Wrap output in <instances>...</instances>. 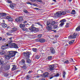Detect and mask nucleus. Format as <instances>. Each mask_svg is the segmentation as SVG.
<instances>
[{"label":"nucleus","instance_id":"f257e3e1","mask_svg":"<svg viewBox=\"0 0 80 80\" xmlns=\"http://www.w3.org/2000/svg\"><path fill=\"white\" fill-rule=\"evenodd\" d=\"M23 54L24 56L26 57V60H30V55L31 54V52H28L26 53L24 52Z\"/></svg>","mask_w":80,"mask_h":80},{"label":"nucleus","instance_id":"f03ea898","mask_svg":"<svg viewBox=\"0 0 80 80\" xmlns=\"http://www.w3.org/2000/svg\"><path fill=\"white\" fill-rule=\"evenodd\" d=\"M8 52L9 53V56L11 58L14 57L15 55H16V53H17V52L16 51H8Z\"/></svg>","mask_w":80,"mask_h":80},{"label":"nucleus","instance_id":"7ed1b4c3","mask_svg":"<svg viewBox=\"0 0 80 80\" xmlns=\"http://www.w3.org/2000/svg\"><path fill=\"white\" fill-rule=\"evenodd\" d=\"M15 20L16 21V22H18V23H22V22L23 21V17H22V16L19 17V18H18L15 19Z\"/></svg>","mask_w":80,"mask_h":80},{"label":"nucleus","instance_id":"20e7f679","mask_svg":"<svg viewBox=\"0 0 80 80\" xmlns=\"http://www.w3.org/2000/svg\"><path fill=\"white\" fill-rule=\"evenodd\" d=\"M9 46L10 48H18V45H17V44H16V43H11L10 45H9Z\"/></svg>","mask_w":80,"mask_h":80},{"label":"nucleus","instance_id":"39448f33","mask_svg":"<svg viewBox=\"0 0 80 80\" xmlns=\"http://www.w3.org/2000/svg\"><path fill=\"white\" fill-rule=\"evenodd\" d=\"M29 29L31 31V32H35V30H36V28L34 27V24H32L31 26L29 27Z\"/></svg>","mask_w":80,"mask_h":80},{"label":"nucleus","instance_id":"423d86ee","mask_svg":"<svg viewBox=\"0 0 80 80\" xmlns=\"http://www.w3.org/2000/svg\"><path fill=\"white\" fill-rule=\"evenodd\" d=\"M25 60H21V63L22 65H23V66L22 67V68L23 69H25L26 68H27V66H26V64H25Z\"/></svg>","mask_w":80,"mask_h":80},{"label":"nucleus","instance_id":"0eeeda50","mask_svg":"<svg viewBox=\"0 0 80 80\" xmlns=\"http://www.w3.org/2000/svg\"><path fill=\"white\" fill-rule=\"evenodd\" d=\"M55 70V65L54 64L51 65L49 66L50 71H52Z\"/></svg>","mask_w":80,"mask_h":80},{"label":"nucleus","instance_id":"6e6552de","mask_svg":"<svg viewBox=\"0 0 80 80\" xmlns=\"http://www.w3.org/2000/svg\"><path fill=\"white\" fill-rule=\"evenodd\" d=\"M60 76V74L58 73H57L56 74V75H55L54 76H53V75H51V76H49V79H52V78H53L54 77H59Z\"/></svg>","mask_w":80,"mask_h":80},{"label":"nucleus","instance_id":"1a4fd4ad","mask_svg":"<svg viewBox=\"0 0 80 80\" xmlns=\"http://www.w3.org/2000/svg\"><path fill=\"white\" fill-rule=\"evenodd\" d=\"M77 33H74L73 35L69 36V38L71 39L75 38L77 37Z\"/></svg>","mask_w":80,"mask_h":80},{"label":"nucleus","instance_id":"9d476101","mask_svg":"<svg viewBox=\"0 0 80 80\" xmlns=\"http://www.w3.org/2000/svg\"><path fill=\"white\" fill-rule=\"evenodd\" d=\"M8 47H9V45L8 44H7L5 45H3L2 46L1 48L2 50H5V49H7V48H8Z\"/></svg>","mask_w":80,"mask_h":80},{"label":"nucleus","instance_id":"9b49d317","mask_svg":"<svg viewBox=\"0 0 80 80\" xmlns=\"http://www.w3.org/2000/svg\"><path fill=\"white\" fill-rule=\"evenodd\" d=\"M46 28L48 30V31H50V30H52L53 28H52V26H51L50 25L49 26H47Z\"/></svg>","mask_w":80,"mask_h":80},{"label":"nucleus","instance_id":"f8f14e48","mask_svg":"<svg viewBox=\"0 0 80 80\" xmlns=\"http://www.w3.org/2000/svg\"><path fill=\"white\" fill-rule=\"evenodd\" d=\"M48 72H46L45 73H44L42 75L43 77H48Z\"/></svg>","mask_w":80,"mask_h":80},{"label":"nucleus","instance_id":"ddd939ff","mask_svg":"<svg viewBox=\"0 0 80 80\" xmlns=\"http://www.w3.org/2000/svg\"><path fill=\"white\" fill-rule=\"evenodd\" d=\"M56 17H60L62 16V14L60 13V12H57L56 14Z\"/></svg>","mask_w":80,"mask_h":80},{"label":"nucleus","instance_id":"4468645a","mask_svg":"<svg viewBox=\"0 0 80 80\" xmlns=\"http://www.w3.org/2000/svg\"><path fill=\"white\" fill-rule=\"evenodd\" d=\"M17 30V28H13L12 29V30H11L10 31L11 33H13V32H15Z\"/></svg>","mask_w":80,"mask_h":80},{"label":"nucleus","instance_id":"2eb2a0df","mask_svg":"<svg viewBox=\"0 0 80 80\" xmlns=\"http://www.w3.org/2000/svg\"><path fill=\"white\" fill-rule=\"evenodd\" d=\"M10 65H6L5 67H4V69L5 70H9V69H10Z\"/></svg>","mask_w":80,"mask_h":80},{"label":"nucleus","instance_id":"dca6fc26","mask_svg":"<svg viewBox=\"0 0 80 80\" xmlns=\"http://www.w3.org/2000/svg\"><path fill=\"white\" fill-rule=\"evenodd\" d=\"M7 15V14L5 13H0V18L1 17H5Z\"/></svg>","mask_w":80,"mask_h":80},{"label":"nucleus","instance_id":"f3484780","mask_svg":"<svg viewBox=\"0 0 80 80\" xmlns=\"http://www.w3.org/2000/svg\"><path fill=\"white\" fill-rule=\"evenodd\" d=\"M50 52H51L52 53H55V49L53 48H50Z\"/></svg>","mask_w":80,"mask_h":80},{"label":"nucleus","instance_id":"a211bd4d","mask_svg":"<svg viewBox=\"0 0 80 80\" xmlns=\"http://www.w3.org/2000/svg\"><path fill=\"white\" fill-rule=\"evenodd\" d=\"M1 26L3 28H6L7 27V25L5 23H2L1 24Z\"/></svg>","mask_w":80,"mask_h":80},{"label":"nucleus","instance_id":"6ab92c4d","mask_svg":"<svg viewBox=\"0 0 80 80\" xmlns=\"http://www.w3.org/2000/svg\"><path fill=\"white\" fill-rule=\"evenodd\" d=\"M0 55H4L5 54V52L2 50H0Z\"/></svg>","mask_w":80,"mask_h":80},{"label":"nucleus","instance_id":"aec40b11","mask_svg":"<svg viewBox=\"0 0 80 80\" xmlns=\"http://www.w3.org/2000/svg\"><path fill=\"white\" fill-rule=\"evenodd\" d=\"M27 24H20L19 25H20V28H24V27H25V25H26Z\"/></svg>","mask_w":80,"mask_h":80},{"label":"nucleus","instance_id":"412c9836","mask_svg":"<svg viewBox=\"0 0 80 80\" xmlns=\"http://www.w3.org/2000/svg\"><path fill=\"white\" fill-rule=\"evenodd\" d=\"M55 23H56L55 22V21H53L51 23L50 25L52 27V26H54Z\"/></svg>","mask_w":80,"mask_h":80},{"label":"nucleus","instance_id":"4be33fe9","mask_svg":"<svg viewBox=\"0 0 80 80\" xmlns=\"http://www.w3.org/2000/svg\"><path fill=\"white\" fill-rule=\"evenodd\" d=\"M12 66L13 67L12 68V70L13 71L15 70H16V68H17V66L15 65H13Z\"/></svg>","mask_w":80,"mask_h":80},{"label":"nucleus","instance_id":"5701e85b","mask_svg":"<svg viewBox=\"0 0 80 80\" xmlns=\"http://www.w3.org/2000/svg\"><path fill=\"white\" fill-rule=\"evenodd\" d=\"M40 42L41 43H44V42H45V39H40Z\"/></svg>","mask_w":80,"mask_h":80},{"label":"nucleus","instance_id":"b1692460","mask_svg":"<svg viewBox=\"0 0 80 80\" xmlns=\"http://www.w3.org/2000/svg\"><path fill=\"white\" fill-rule=\"evenodd\" d=\"M71 13L72 14V15H75V14L76 13V12L74 10H72Z\"/></svg>","mask_w":80,"mask_h":80},{"label":"nucleus","instance_id":"393cba45","mask_svg":"<svg viewBox=\"0 0 80 80\" xmlns=\"http://www.w3.org/2000/svg\"><path fill=\"white\" fill-rule=\"evenodd\" d=\"M12 42H13L12 40L8 41V45H10V44L11 45V43H12Z\"/></svg>","mask_w":80,"mask_h":80},{"label":"nucleus","instance_id":"a878e982","mask_svg":"<svg viewBox=\"0 0 80 80\" xmlns=\"http://www.w3.org/2000/svg\"><path fill=\"white\" fill-rule=\"evenodd\" d=\"M5 58L7 60H8L10 59L11 57L9 56V54H8V55L6 56Z\"/></svg>","mask_w":80,"mask_h":80},{"label":"nucleus","instance_id":"bb28decb","mask_svg":"<svg viewBox=\"0 0 80 80\" xmlns=\"http://www.w3.org/2000/svg\"><path fill=\"white\" fill-rule=\"evenodd\" d=\"M74 41H75V40H72L71 41H70L69 42V45H72V44L74 42Z\"/></svg>","mask_w":80,"mask_h":80},{"label":"nucleus","instance_id":"cd10ccee","mask_svg":"<svg viewBox=\"0 0 80 80\" xmlns=\"http://www.w3.org/2000/svg\"><path fill=\"white\" fill-rule=\"evenodd\" d=\"M65 75H66V72L65 71L62 72V77L63 78L65 77Z\"/></svg>","mask_w":80,"mask_h":80},{"label":"nucleus","instance_id":"c85d7f7f","mask_svg":"<svg viewBox=\"0 0 80 80\" xmlns=\"http://www.w3.org/2000/svg\"><path fill=\"white\" fill-rule=\"evenodd\" d=\"M76 31H77L78 32V31H80V26L78 27L76 29Z\"/></svg>","mask_w":80,"mask_h":80},{"label":"nucleus","instance_id":"c756f323","mask_svg":"<svg viewBox=\"0 0 80 80\" xmlns=\"http://www.w3.org/2000/svg\"><path fill=\"white\" fill-rule=\"evenodd\" d=\"M58 27V26L57 25H55L53 27V29H56V28H57Z\"/></svg>","mask_w":80,"mask_h":80},{"label":"nucleus","instance_id":"7c9ffc66","mask_svg":"<svg viewBox=\"0 0 80 80\" xmlns=\"http://www.w3.org/2000/svg\"><path fill=\"white\" fill-rule=\"evenodd\" d=\"M13 18H12L11 17H10V18L8 19V20L10 22H12V21H13Z\"/></svg>","mask_w":80,"mask_h":80},{"label":"nucleus","instance_id":"2f4dec72","mask_svg":"<svg viewBox=\"0 0 80 80\" xmlns=\"http://www.w3.org/2000/svg\"><path fill=\"white\" fill-rule=\"evenodd\" d=\"M32 50L33 51V52H36L37 51V49L36 48H33L32 49Z\"/></svg>","mask_w":80,"mask_h":80},{"label":"nucleus","instance_id":"473e14b6","mask_svg":"<svg viewBox=\"0 0 80 80\" xmlns=\"http://www.w3.org/2000/svg\"><path fill=\"white\" fill-rule=\"evenodd\" d=\"M3 64V61L0 60V65H2Z\"/></svg>","mask_w":80,"mask_h":80},{"label":"nucleus","instance_id":"72a5a7b5","mask_svg":"<svg viewBox=\"0 0 80 80\" xmlns=\"http://www.w3.org/2000/svg\"><path fill=\"white\" fill-rule=\"evenodd\" d=\"M40 58V56H36L35 57V59H38Z\"/></svg>","mask_w":80,"mask_h":80},{"label":"nucleus","instance_id":"f704fd0d","mask_svg":"<svg viewBox=\"0 0 80 80\" xmlns=\"http://www.w3.org/2000/svg\"><path fill=\"white\" fill-rule=\"evenodd\" d=\"M64 24H65V23H64V22H62L60 24V26H61L62 27V26H63V25Z\"/></svg>","mask_w":80,"mask_h":80},{"label":"nucleus","instance_id":"c9c22d12","mask_svg":"<svg viewBox=\"0 0 80 80\" xmlns=\"http://www.w3.org/2000/svg\"><path fill=\"white\" fill-rule=\"evenodd\" d=\"M23 31H27L28 30V29L27 28H23L22 29Z\"/></svg>","mask_w":80,"mask_h":80},{"label":"nucleus","instance_id":"e433bc0d","mask_svg":"<svg viewBox=\"0 0 80 80\" xmlns=\"http://www.w3.org/2000/svg\"><path fill=\"white\" fill-rule=\"evenodd\" d=\"M10 7H11V8H12V9L14 8V6H13V5L12 4H10Z\"/></svg>","mask_w":80,"mask_h":80},{"label":"nucleus","instance_id":"4c0bfd02","mask_svg":"<svg viewBox=\"0 0 80 80\" xmlns=\"http://www.w3.org/2000/svg\"><path fill=\"white\" fill-rule=\"evenodd\" d=\"M37 24H38V25H40L41 27H43V25H42V24H41V23H40L39 22H37Z\"/></svg>","mask_w":80,"mask_h":80},{"label":"nucleus","instance_id":"58836bf2","mask_svg":"<svg viewBox=\"0 0 80 80\" xmlns=\"http://www.w3.org/2000/svg\"><path fill=\"white\" fill-rule=\"evenodd\" d=\"M50 24H51L50 22L49 21H48L47 22V26L49 25H50Z\"/></svg>","mask_w":80,"mask_h":80},{"label":"nucleus","instance_id":"ea45409f","mask_svg":"<svg viewBox=\"0 0 80 80\" xmlns=\"http://www.w3.org/2000/svg\"><path fill=\"white\" fill-rule=\"evenodd\" d=\"M4 75L5 77H8V73H4Z\"/></svg>","mask_w":80,"mask_h":80},{"label":"nucleus","instance_id":"a19ab883","mask_svg":"<svg viewBox=\"0 0 80 80\" xmlns=\"http://www.w3.org/2000/svg\"><path fill=\"white\" fill-rule=\"evenodd\" d=\"M66 22V20H65V19L62 20L61 21V22Z\"/></svg>","mask_w":80,"mask_h":80},{"label":"nucleus","instance_id":"79ce46f5","mask_svg":"<svg viewBox=\"0 0 80 80\" xmlns=\"http://www.w3.org/2000/svg\"><path fill=\"white\" fill-rule=\"evenodd\" d=\"M52 56H49L48 57V60H51L52 58Z\"/></svg>","mask_w":80,"mask_h":80},{"label":"nucleus","instance_id":"37998d69","mask_svg":"<svg viewBox=\"0 0 80 80\" xmlns=\"http://www.w3.org/2000/svg\"><path fill=\"white\" fill-rule=\"evenodd\" d=\"M23 12H24V13H28V11H27V9H24L23 10Z\"/></svg>","mask_w":80,"mask_h":80},{"label":"nucleus","instance_id":"c03bdc74","mask_svg":"<svg viewBox=\"0 0 80 80\" xmlns=\"http://www.w3.org/2000/svg\"><path fill=\"white\" fill-rule=\"evenodd\" d=\"M7 2L9 3H12V1H10V0H8Z\"/></svg>","mask_w":80,"mask_h":80},{"label":"nucleus","instance_id":"a18cd8bd","mask_svg":"<svg viewBox=\"0 0 80 80\" xmlns=\"http://www.w3.org/2000/svg\"><path fill=\"white\" fill-rule=\"evenodd\" d=\"M66 13V12H62L61 14V15H65V14Z\"/></svg>","mask_w":80,"mask_h":80},{"label":"nucleus","instance_id":"49530a36","mask_svg":"<svg viewBox=\"0 0 80 80\" xmlns=\"http://www.w3.org/2000/svg\"><path fill=\"white\" fill-rule=\"evenodd\" d=\"M26 79H27V80H28V79H29L30 78V76L29 75H27V76H26Z\"/></svg>","mask_w":80,"mask_h":80},{"label":"nucleus","instance_id":"de8ad7c7","mask_svg":"<svg viewBox=\"0 0 80 80\" xmlns=\"http://www.w3.org/2000/svg\"><path fill=\"white\" fill-rule=\"evenodd\" d=\"M38 38H41L42 37V34L38 35Z\"/></svg>","mask_w":80,"mask_h":80},{"label":"nucleus","instance_id":"09e8293b","mask_svg":"<svg viewBox=\"0 0 80 80\" xmlns=\"http://www.w3.org/2000/svg\"><path fill=\"white\" fill-rule=\"evenodd\" d=\"M36 40L37 42H40V39H36Z\"/></svg>","mask_w":80,"mask_h":80},{"label":"nucleus","instance_id":"8fccbe9b","mask_svg":"<svg viewBox=\"0 0 80 80\" xmlns=\"http://www.w3.org/2000/svg\"><path fill=\"white\" fill-rule=\"evenodd\" d=\"M64 63H69V62L68 60H66L64 62Z\"/></svg>","mask_w":80,"mask_h":80},{"label":"nucleus","instance_id":"3c124183","mask_svg":"<svg viewBox=\"0 0 80 80\" xmlns=\"http://www.w3.org/2000/svg\"><path fill=\"white\" fill-rule=\"evenodd\" d=\"M36 2H42V1L41 0H36Z\"/></svg>","mask_w":80,"mask_h":80},{"label":"nucleus","instance_id":"603ef678","mask_svg":"<svg viewBox=\"0 0 80 80\" xmlns=\"http://www.w3.org/2000/svg\"><path fill=\"white\" fill-rule=\"evenodd\" d=\"M11 17L9 16H7L6 17V18L7 19H8V20Z\"/></svg>","mask_w":80,"mask_h":80},{"label":"nucleus","instance_id":"864d4df0","mask_svg":"<svg viewBox=\"0 0 80 80\" xmlns=\"http://www.w3.org/2000/svg\"><path fill=\"white\" fill-rule=\"evenodd\" d=\"M69 23H67L66 24V25L65 26V27L66 28H67V27H68V25Z\"/></svg>","mask_w":80,"mask_h":80},{"label":"nucleus","instance_id":"5fc2aeb1","mask_svg":"<svg viewBox=\"0 0 80 80\" xmlns=\"http://www.w3.org/2000/svg\"><path fill=\"white\" fill-rule=\"evenodd\" d=\"M27 63H31V60H27Z\"/></svg>","mask_w":80,"mask_h":80},{"label":"nucleus","instance_id":"6e6d98bb","mask_svg":"<svg viewBox=\"0 0 80 80\" xmlns=\"http://www.w3.org/2000/svg\"><path fill=\"white\" fill-rule=\"evenodd\" d=\"M6 35H11V34L8 33V32H7L6 33Z\"/></svg>","mask_w":80,"mask_h":80},{"label":"nucleus","instance_id":"4d7b16f0","mask_svg":"<svg viewBox=\"0 0 80 80\" xmlns=\"http://www.w3.org/2000/svg\"><path fill=\"white\" fill-rule=\"evenodd\" d=\"M30 1L31 2H36V0H30Z\"/></svg>","mask_w":80,"mask_h":80},{"label":"nucleus","instance_id":"13d9d810","mask_svg":"<svg viewBox=\"0 0 80 80\" xmlns=\"http://www.w3.org/2000/svg\"><path fill=\"white\" fill-rule=\"evenodd\" d=\"M76 52H77V53H78V54H79V53H80V51H76Z\"/></svg>","mask_w":80,"mask_h":80},{"label":"nucleus","instance_id":"bf43d9fd","mask_svg":"<svg viewBox=\"0 0 80 80\" xmlns=\"http://www.w3.org/2000/svg\"><path fill=\"white\" fill-rule=\"evenodd\" d=\"M35 31H36L37 32H38V31H39V29H38V28H36Z\"/></svg>","mask_w":80,"mask_h":80},{"label":"nucleus","instance_id":"052dcab7","mask_svg":"<svg viewBox=\"0 0 80 80\" xmlns=\"http://www.w3.org/2000/svg\"><path fill=\"white\" fill-rule=\"evenodd\" d=\"M6 40L5 38H3L2 40V42H5V41Z\"/></svg>","mask_w":80,"mask_h":80},{"label":"nucleus","instance_id":"680f3d73","mask_svg":"<svg viewBox=\"0 0 80 80\" xmlns=\"http://www.w3.org/2000/svg\"><path fill=\"white\" fill-rule=\"evenodd\" d=\"M10 27L9 26H8L7 28V30H8V29H10Z\"/></svg>","mask_w":80,"mask_h":80},{"label":"nucleus","instance_id":"e2e57ef3","mask_svg":"<svg viewBox=\"0 0 80 80\" xmlns=\"http://www.w3.org/2000/svg\"><path fill=\"white\" fill-rule=\"evenodd\" d=\"M30 2H26L27 4H30Z\"/></svg>","mask_w":80,"mask_h":80},{"label":"nucleus","instance_id":"0e129e2a","mask_svg":"<svg viewBox=\"0 0 80 80\" xmlns=\"http://www.w3.org/2000/svg\"><path fill=\"white\" fill-rule=\"evenodd\" d=\"M27 21H25L24 22H23V23L25 24V23H27Z\"/></svg>","mask_w":80,"mask_h":80},{"label":"nucleus","instance_id":"69168bd1","mask_svg":"<svg viewBox=\"0 0 80 80\" xmlns=\"http://www.w3.org/2000/svg\"><path fill=\"white\" fill-rule=\"evenodd\" d=\"M37 4H35V3H33V5H34V6H37Z\"/></svg>","mask_w":80,"mask_h":80},{"label":"nucleus","instance_id":"338daca9","mask_svg":"<svg viewBox=\"0 0 80 80\" xmlns=\"http://www.w3.org/2000/svg\"><path fill=\"white\" fill-rule=\"evenodd\" d=\"M75 67V70H77V68H76V67L74 66Z\"/></svg>","mask_w":80,"mask_h":80},{"label":"nucleus","instance_id":"774afa93","mask_svg":"<svg viewBox=\"0 0 80 80\" xmlns=\"http://www.w3.org/2000/svg\"><path fill=\"white\" fill-rule=\"evenodd\" d=\"M34 9H36V10H39V8H34Z\"/></svg>","mask_w":80,"mask_h":80}]
</instances>
